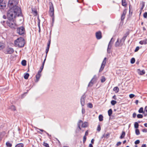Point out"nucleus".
Masks as SVG:
<instances>
[{
    "label": "nucleus",
    "mask_w": 147,
    "mask_h": 147,
    "mask_svg": "<svg viewBox=\"0 0 147 147\" xmlns=\"http://www.w3.org/2000/svg\"><path fill=\"white\" fill-rule=\"evenodd\" d=\"M120 43L119 42V39H118L117 41L115 42V46L116 47H117L119 46V44H120Z\"/></svg>",
    "instance_id": "obj_29"
},
{
    "label": "nucleus",
    "mask_w": 147,
    "mask_h": 147,
    "mask_svg": "<svg viewBox=\"0 0 147 147\" xmlns=\"http://www.w3.org/2000/svg\"><path fill=\"white\" fill-rule=\"evenodd\" d=\"M129 32H126L125 34H124V36L125 37H127V36L129 35Z\"/></svg>",
    "instance_id": "obj_55"
},
{
    "label": "nucleus",
    "mask_w": 147,
    "mask_h": 147,
    "mask_svg": "<svg viewBox=\"0 0 147 147\" xmlns=\"http://www.w3.org/2000/svg\"><path fill=\"white\" fill-rule=\"evenodd\" d=\"M141 147H146V144H143L142 145Z\"/></svg>",
    "instance_id": "obj_63"
},
{
    "label": "nucleus",
    "mask_w": 147,
    "mask_h": 147,
    "mask_svg": "<svg viewBox=\"0 0 147 147\" xmlns=\"http://www.w3.org/2000/svg\"><path fill=\"white\" fill-rule=\"evenodd\" d=\"M143 17L144 18H146L147 17V12H145L144 13Z\"/></svg>",
    "instance_id": "obj_48"
},
{
    "label": "nucleus",
    "mask_w": 147,
    "mask_h": 147,
    "mask_svg": "<svg viewBox=\"0 0 147 147\" xmlns=\"http://www.w3.org/2000/svg\"><path fill=\"white\" fill-rule=\"evenodd\" d=\"M29 76V74L28 73H26L24 76V78L25 79H28Z\"/></svg>",
    "instance_id": "obj_38"
},
{
    "label": "nucleus",
    "mask_w": 147,
    "mask_h": 147,
    "mask_svg": "<svg viewBox=\"0 0 147 147\" xmlns=\"http://www.w3.org/2000/svg\"><path fill=\"white\" fill-rule=\"evenodd\" d=\"M86 137L85 136H84L83 137V142L84 143V142L86 141Z\"/></svg>",
    "instance_id": "obj_53"
},
{
    "label": "nucleus",
    "mask_w": 147,
    "mask_h": 147,
    "mask_svg": "<svg viewBox=\"0 0 147 147\" xmlns=\"http://www.w3.org/2000/svg\"><path fill=\"white\" fill-rule=\"evenodd\" d=\"M49 13L50 16L51 17H53L52 21L53 22L54 21V6L53 3L51 2H49Z\"/></svg>",
    "instance_id": "obj_5"
},
{
    "label": "nucleus",
    "mask_w": 147,
    "mask_h": 147,
    "mask_svg": "<svg viewBox=\"0 0 147 147\" xmlns=\"http://www.w3.org/2000/svg\"><path fill=\"white\" fill-rule=\"evenodd\" d=\"M138 74L140 75H143L145 73L144 70H142V71H140L139 69H138Z\"/></svg>",
    "instance_id": "obj_18"
},
{
    "label": "nucleus",
    "mask_w": 147,
    "mask_h": 147,
    "mask_svg": "<svg viewBox=\"0 0 147 147\" xmlns=\"http://www.w3.org/2000/svg\"><path fill=\"white\" fill-rule=\"evenodd\" d=\"M137 117L139 118H142L143 117V116L142 115L140 114H138L137 115Z\"/></svg>",
    "instance_id": "obj_45"
},
{
    "label": "nucleus",
    "mask_w": 147,
    "mask_h": 147,
    "mask_svg": "<svg viewBox=\"0 0 147 147\" xmlns=\"http://www.w3.org/2000/svg\"><path fill=\"white\" fill-rule=\"evenodd\" d=\"M127 12V10L126 9H125L123 12L122 14L121 15V20L122 21H123L125 18V16L126 15Z\"/></svg>",
    "instance_id": "obj_11"
},
{
    "label": "nucleus",
    "mask_w": 147,
    "mask_h": 147,
    "mask_svg": "<svg viewBox=\"0 0 147 147\" xmlns=\"http://www.w3.org/2000/svg\"><path fill=\"white\" fill-rule=\"evenodd\" d=\"M145 6V2H143L142 3V7L140 8V16L142 13V10L143 9Z\"/></svg>",
    "instance_id": "obj_21"
},
{
    "label": "nucleus",
    "mask_w": 147,
    "mask_h": 147,
    "mask_svg": "<svg viewBox=\"0 0 147 147\" xmlns=\"http://www.w3.org/2000/svg\"><path fill=\"white\" fill-rule=\"evenodd\" d=\"M7 25L12 29H15L17 27L16 20H8L6 22Z\"/></svg>",
    "instance_id": "obj_3"
},
{
    "label": "nucleus",
    "mask_w": 147,
    "mask_h": 147,
    "mask_svg": "<svg viewBox=\"0 0 147 147\" xmlns=\"http://www.w3.org/2000/svg\"><path fill=\"white\" fill-rule=\"evenodd\" d=\"M138 126H139V125H138V123L137 122H135L134 124L135 128H138Z\"/></svg>",
    "instance_id": "obj_40"
},
{
    "label": "nucleus",
    "mask_w": 147,
    "mask_h": 147,
    "mask_svg": "<svg viewBox=\"0 0 147 147\" xmlns=\"http://www.w3.org/2000/svg\"><path fill=\"white\" fill-rule=\"evenodd\" d=\"M88 107L90 108H92L93 107L92 104L91 103H89L88 105Z\"/></svg>",
    "instance_id": "obj_46"
},
{
    "label": "nucleus",
    "mask_w": 147,
    "mask_h": 147,
    "mask_svg": "<svg viewBox=\"0 0 147 147\" xmlns=\"http://www.w3.org/2000/svg\"><path fill=\"white\" fill-rule=\"evenodd\" d=\"M19 16H22L21 10L19 7L10 9L7 13V18L8 20H16L17 17Z\"/></svg>",
    "instance_id": "obj_1"
},
{
    "label": "nucleus",
    "mask_w": 147,
    "mask_h": 147,
    "mask_svg": "<svg viewBox=\"0 0 147 147\" xmlns=\"http://www.w3.org/2000/svg\"><path fill=\"white\" fill-rule=\"evenodd\" d=\"M109 133H107L106 134H104L101 137V138L102 139L103 138H109Z\"/></svg>",
    "instance_id": "obj_19"
},
{
    "label": "nucleus",
    "mask_w": 147,
    "mask_h": 147,
    "mask_svg": "<svg viewBox=\"0 0 147 147\" xmlns=\"http://www.w3.org/2000/svg\"><path fill=\"white\" fill-rule=\"evenodd\" d=\"M113 39V38H112L109 42L108 48H107V52L109 53H111V42H112V40Z\"/></svg>",
    "instance_id": "obj_12"
},
{
    "label": "nucleus",
    "mask_w": 147,
    "mask_h": 147,
    "mask_svg": "<svg viewBox=\"0 0 147 147\" xmlns=\"http://www.w3.org/2000/svg\"><path fill=\"white\" fill-rule=\"evenodd\" d=\"M112 98L115 100H116L117 98L116 97V96L115 95Z\"/></svg>",
    "instance_id": "obj_61"
},
{
    "label": "nucleus",
    "mask_w": 147,
    "mask_h": 147,
    "mask_svg": "<svg viewBox=\"0 0 147 147\" xmlns=\"http://www.w3.org/2000/svg\"><path fill=\"white\" fill-rule=\"evenodd\" d=\"M38 26L39 28V32H40V20L39 19V18H38Z\"/></svg>",
    "instance_id": "obj_23"
},
{
    "label": "nucleus",
    "mask_w": 147,
    "mask_h": 147,
    "mask_svg": "<svg viewBox=\"0 0 147 147\" xmlns=\"http://www.w3.org/2000/svg\"><path fill=\"white\" fill-rule=\"evenodd\" d=\"M25 32V28L23 26H21L17 28V32L20 35L24 34Z\"/></svg>",
    "instance_id": "obj_7"
},
{
    "label": "nucleus",
    "mask_w": 147,
    "mask_h": 147,
    "mask_svg": "<svg viewBox=\"0 0 147 147\" xmlns=\"http://www.w3.org/2000/svg\"><path fill=\"white\" fill-rule=\"evenodd\" d=\"M85 96L84 95H83L81 97L80 99L81 104L82 106H83L85 105Z\"/></svg>",
    "instance_id": "obj_13"
},
{
    "label": "nucleus",
    "mask_w": 147,
    "mask_h": 147,
    "mask_svg": "<svg viewBox=\"0 0 147 147\" xmlns=\"http://www.w3.org/2000/svg\"><path fill=\"white\" fill-rule=\"evenodd\" d=\"M139 113H141L143 112V109L142 107L140 108L138 111Z\"/></svg>",
    "instance_id": "obj_42"
},
{
    "label": "nucleus",
    "mask_w": 147,
    "mask_h": 147,
    "mask_svg": "<svg viewBox=\"0 0 147 147\" xmlns=\"http://www.w3.org/2000/svg\"><path fill=\"white\" fill-rule=\"evenodd\" d=\"M142 131L144 132H147V129H144L142 130Z\"/></svg>",
    "instance_id": "obj_59"
},
{
    "label": "nucleus",
    "mask_w": 147,
    "mask_h": 147,
    "mask_svg": "<svg viewBox=\"0 0 147 147\" xmlns=\"http://www.w3.org/2000/svg\"><path fill=\"white\" fill-rule=\"evenodd\" d=\"M97 77L96 75H95L94 76L93 78L92 79V81H93V82H95L97 80Z\"/></svg>",
    "instance_id": "obj_37"
},
{
    "label": "nucleus",
    "mask_w": 147,
    "mask_h": 147,
    "mask_svg": "<svg viewBox=\"0 0 147 147\" xmlns=\"http://www.w3.org/2000/svg\"><path fill=\"white\" fill-rule=\"evenodd\" d=\"M15 147H24V145L22 143L19 144H17Z\"/></svg>",
    "instance_id": "obj_30"
},
{
    "label": "nucleus",
    "mask_w": 147,
    "mask_h": 147,
    "mask_svg": "<svg viewBox=\"0 0 147 147\" xmlns=\"http://www.w3.org/2000/svg\"><path fill=\"white\" fill-rule=\"evenodd\" d=\"M106 80V79L104 76H102L101 79V82L102 83L104 82Z\"/></svg>",
    "instance_id": "obj_35"
},
{
    "label": "nucleus",
    "mask_w": 147,
    "mask_h": 147,
    "mask_svg": "<svg viewBox=\"0 0 147 147\" xmlns=\"http://www.w3.org/2000/svg\"><path fill=\"white\" fill-rule=\"evenodd\" d=\"M121 142H118L117 143L116 145L117 146H119V145H120L121 144Z\"/></svg>",
    "instance_id": "obj_57"
},
{
    "label": "nucleus",
    "mask_w": 147,
    "mask_h": 147,
    "mask_svg": "<svg viewBox=\"0 0 147 147\" xmlns=\"http://www.w3.org/2000/svg\"><path fill=\"white\" fill-rule=\"evenodd\" d=\"M81 125V127H86L88 126V122H86L83 123L82 121L80 120L78 123V126L80 130H81V128L80 127Z\"/></svg>",
    "instance_id": "obj_6"
},
{
    "label": "nucleus",
    "mask_w": 147,
    "mask_h": 147,
    "mask_svg": "<svg viewBox=\"0 0 147 147\" xmlns=\"http://www.w3.org/2000/svg\"><path fill=\"white\" fill-rule=\"evenodd\" d=\"M113 90L115 93H117L119 92V88L117 87H115L113 88Z\"/></svg>",
    "instance_id": "obj_25"
},
{
    "label": "nucleus",
    "mask_w": 147,
    "mask_h": 147,
    "mask_svg": "<svg viewBox=\"0 0 147 147\" xmlns=\"http://www.w3.org/2000/svg\"><path fill=\"white\" fill-rule=\"evenodd\" d=\"M117 103V102L114 100H112L111 101V103L113 105H115Z\"/></svg>",
    "instance_id": "obj_39"
},
{
    "label": "nucleus",
    "mask_w": 147,
    "mask_h": 147,
    "mask_svg": "<svg viewBox=\"0 0 147 147\" xmlns=\"http://www.w3.org/2000/svg\"><path fill=\"white\" fill-rule=\"evenodd\" d=\"M126 38V37L124 36H123V37L121 40L120 42H122L123 41V42H124L125 41V40Z\"/></svg>",
    "instance_id": "obj_43"
},
{
    "label": "nucleus",
    "mask_w": 147,
    "mask_h": 147,
    "mask_svg": "<svg viewBox=\"0 0 147 147\" xmlns=\"http://www.w3.org/2000/svg\"><path fill=\"white\" fill-rule=\"evenodd\" d=\"M100 125H98V127L97 128V130L98 131H100Z\"/></svg>",
    "instance_id": "obj_49"
},
{
    "label": "nucleus",
    "mask_w": 147,
    "mask_h": 147,
    "mask_svg": "<svg viewBox=\"0 0 147 147\" xmlns=\"http://www.w3.org/2000/svg\"><path fill=\"white\" fill-rule=\"evenodd\" d=\"M94 82H93V81H92V80L91 81L89 82V84H88V87H91L92 86L93 84V83Z\"/></svg>",
    "instance_id": "obj_28"
},
{
    "label": "nucleus",
    "mask_w": 147,
    "mask_h": 147,
    "mask_svg": "<svg viewBox=\"0 0 147 147\" xmlns=\"http://www.w3.org/2000/svg\"><path fill=\"white\" fill-rule=\"evenodd\" d=\"M112 113V111L111 109H110L108 111V113L109 116H111Z\"/></svg>",
    "instance_id": "obj_32"
},
{
    "label": "nucleus",
    "mask_w": 147,
    "mask_h": 147,
    "mask_svg": "<svg viewBox=\"0 0 147 147\" xmlns=\"http://www.w3.org/2000/svg\"><path fill=\"white\" fill-rule=\"evenodd\" d=\"M96 36L97 39H100L102 37V33L100 31L96 32Z\"/></svg>",
    "instance_id": "obj_10"
},
{
    "label": "nucleus",
    "mask_w": 147,
    "mask_h": 147,
    "mask_svg": "<svg viewBox=\"0 0 147 147\" xmlns=\"http://www.w3.org/2000/svg\"><path fill=\"white\" fill-rule=\"evenodd\" d=\"M5 47V44L4 43L0 42V50L3 49Z\"/></svg>",
    "instance_id": "obj_24"
},
{
    "label": "nucleus",
    "mask_w": 147,
    "mask_h": 147,
    "mask_svg": "<svg viewBox=\"0 0 147 147\" xmlns=\"http://www.w3.org/2000/svg\"><path fill=\"white\" fill-rule=\"evenodd\" d=\"M82 114H84L85 113V109H84L83 108H82Z\"/></svg>",
    "instance_id": "obj_52"
},
{
    "label": "nucleus",
    "mask_w": 147,
    "mask_h": 147,
    "mask_svg": "<svg viewBox=\"0 0 147 147\" xmlns=\"http://www.w3.org/2000/svg\"><path fill=\"white\" fill-rule=\"evenodd\" d=\"M98 118L100 121H101L103 120V116L102 115H100L99 116Z\"/></svg>",
    "instance_id": "obj_33"
},
{
    "label": "nucleus",
    "mask_w": 147,
    "mask_h": 147,
    "mask_svg": "<svg viewBox=\"0 0 147 147\" xmlns=\"http://www.w3.org/2000/svg\"><path fill=\"white\" fill-rule=\"evenodd\" d=\"M125 132L123 131H122V134H121V136H120V138L121 139H122L125 136Z\"/></svg>",
    "instance_id": "obj_26"
},
{
    "label": "nucleus",
    "mask_w": 147,
    "mask_h": 147,
    "mask_svg": "<svg viewBox=\"0 0 147 147\" xmlns=\"http://www.w3.org/2000/svg\"><path fill=\"white\" fill-rule=\"evenodd\" d=\"M106 58L105 57L103 61L100 68L99 69V72L102 71L104 69L106 63Z\"/></svg>",
    "instance_id": "obj_8"
},
{
    "label": "nucleus",
    "mask_w": 147,
    "mask_h": 147,
    "mask_svg": "<svg viewBox=\"0 0 147 147\" xmlns=\"http://www.w3.org/2000/svg\"><path fill=\"white\" fill-rule=\"evenodd\" d=\"M46 57H47V56H46L45 57V58L43 62L42 63V66L41 69H42V68H43L44 66V64H45V60H46Z\"/></svg>",
    "instance_id": "obj_41"
},
{
    "label": "nucleus",
    "mask_w": 147,
    "mask_h": 147,
    "mask_svg": "<svg viewBox=\"0 0 147 147\" xmlns=\"http://www.w3.org/2000/svg\"><path fill=\"white\" fill-rule=\"evenodd\" d=\"M139 43L141 45L145 44H147V39L145 38L144 40H141L139 42Z\"/></svg>",
    "instance_id": "obj_17"
},
{
    "label": "nucleus",
    "mask_w": 147,
    "mask_h": 147,
    "mask_svg": "<svg viewBox=\"0 0 147 147\" xmlns=\"http://www.w3.org/2000/svg\"><path fill=\"white\" fill-rule=\"evenodd\" d=\"M13 50L12 48H9L7 49L6 52L7 53L11 54L13 52Z\"/></svg>",
    "instance_id": "obj_16"
},
{
    "label": "nucleus",
    "mask_w": 147,
    "mask_h": 147,
    "mask_svg": "<svg viewBox=\"0 0 147 147\" xmlns=\"http://www.w3.org/2000/svg\"><path fill=\"white\" fill-rule=\"evenodd\" d=\"M77 1L78 3H81L83 2V0H77Z\"/></svg>",
    "instance_id": "obj_58"
},
{
    "label": "nucleus",
    "mask_w": 147,
    "mask_h": 147,
    "mask_svg": "<svg viewBox=\"0 0 147 147\" xmlns=\"http://www.w3.org/2000/svg\"><path fill=\"white\" fill-rule=\"evenodd\" d=\"M135 61V59L134 58H131L130 60V62L131 64L134 63Z\"/></svg>",
    "instance_id": "obj_36"
},
{
    "label": "nucleus",
    "mask_w": 147,
    "mask_h": 147,
    "mask_svg": "<svg viewBox=\"0 0 147 147\" xmlns=\"http://www.w3.org/2000/svg\"><path fill=\"white\" fill-rule=\"evenodd\" d=\"M6 144L7 146L8 147H11L12 146V144L10 143L9 141L7 142Z\"/></svg>",
    "instance_id": "obj_27"
},
{
    "label": "nucleus",
    "mask_w": 147,
    "mask_h": 147,
    "mask_svg": "<svg viewBox=\"0 0 147 147\" xmlns=\"http://www.w3.org/2000/svg\"><path fill=\"white\" fill-rule=\"evenodd\" d=\"M136 134L137 135H138L140 134V131L138 129H136Z\"/></svg>",
    "instance_id": "obj_44"
},
{
    "label": "nucleus",
    "mask_w": 147,
    "mask_h": 147,
    "mask_svg": "<svg viewBox=\"0 0 147 147\" xmlns=\"http://www.w3.org/2000/svg\"><path fill=\"white\" fill-rule=\"evenodd\" d=\"M135 95L133 94H131L129 95V97L130 98H132Z\"/></svg>",
    "instance_id": "obj_50"
},
{
    "label": "nucleus",
    "mask_w": 147,
    "mask_h": 147,
    "mask_svg": "<svg viewBox=\"0 0 147 147\" xmlns=\"http://www.w3.org/2000/svg\"><path fill=\"white\" fill-rule=\"evenodd\" d=\"M136 114L135 113H134L133 114V117L135 118L136 117Z\"/></svg>",
    "instance_id": "obj_60"
},
{
    "label": "nucleus",
    "mask_w": 147,
    "mask_h": 147,
    "mask_svg": "<svg viewBox=\"0 0 147 147\" xmlns=\"http://www.w3.org/2000/svg\"><path fill=\"white\" fill-rule=\"evenodd\" d=\"M41 72V70H39L36 76V80L35 81L36 82H37L41 76L40 73Z\"/></svg>",
    "instance_id": "obj_14"
},
{
    "label": "nucleus",
    "mask_w": 147,
    "mask_h": 147,
    "mask_svg": "<svg viewBox=\"0 0 147 147\" xmlns=\"http://www.w3.org/2000/svg\"><path fill=\"white\" fill-rule=\"evenodd\" d=\"M18 1L17 0H9L7 6L10 9H15L16 7H19L17 5Z\"/></svg>",
    "instance_id": "obj_4"
},
{
    "label": "nucleus",
    "mask_w": 147,
    "mask_h": 147,
    "mask_svg": "<svg viewBox=\"0 0 147 147\" xmlns=\"http://www.w3.org/2000/svg\"><path fill=\"white\" fill-rule=\"evenodd\" d=\"M3 0H0V9H4L5 8L6 5L5 3L3 2Z\"/></svg>",
    "instance_id": "obj_9"
},
{
    "label": "nucleus",
    "mask_w": 147,
    "mask_h": 147,
    "mask_svg": "<svg viewBox=\"0 0 147 147\" xmlns=\"http://www.w3.org/2000/svg\"><path fill=\"white\" fill-rule=\"evenodd\" d=\"M139 49V47H137L135 50V52L137 51Z\"/></svg>",
    "instance_id": "obj_56"
},
{
    "label": "nucleus",
    "mask_w": 147,
    "mask_h": 147,
    "mask_svg": "<svg viewBox=\"0 0 147 147\" xmlns=\"http://www.w3.org/2000/svg\"><path fill=\"white\" fill-rule=\"evenodd\" d=\"M122 5L124 7H126L127 5V3L126 2V0H122Z\"/></svg>",
    "instance_id": "obj_22"
},
{
    "label": "nucleus",
    "mask_w": 147,
    "mask_h": 147,
    "mask_svg": "<svg viewBox=\"0 0 147 147\" xmlns=\"http://www.w3.org/2000/svg\"><path fill=\"white\" fill-rule=\"evenodd\" d=\"M88 147H93V146L91 144H89Z\"/></svg>",
    "instance_id": "obj_64"
},
{
    "label": "nucleus",
    "mask_w": 147,
    "mask_h": 147,
    "mask_svg": "<svg viewBox=\"0 0 147 147\" xmlns=\"http://www.w3.org/2000/svg\"><path fill=\"white\" fill-rule=\"evenodd\" d=\"M51 42V41H50V40H48V42L47 43V47L46 50V55H47V53L49 51L50 47Z\"/></svg>",
    "instance_id": "obj_15"
},
{
    "label": "nucleus",
    "mask_w": 147,
    "mask_h": 147,
    "mask_svg": "<svg viewBox=\"0 0 147 147\" xmlns=\"http://www.w3.org/2000/svg\"><path fill=\"white\" fill-rule=\"evenodd\" d=\"M43 145L45 147H49V144H48L45 142L43 143Z\"/></svg>",
    "instance_id": "obj_47"
},
{
    "label": "nucleus",
    "mask_w": 147,
    "mask_h": 147,
    "mask_svg": "<svg viewBox=\"0 0 147 147\" xmlns=\"http://www.w3.org/2000/svg\"><path fill=\"white\" fill-rule=\"evenodd\" d=\"M143 113L145 116L147 115V106L145 107Z\"/></svg>",
    "instance_id": "obj_31"
},
{
    "label": "nucleus",
    "mask_w": 147,
    "mask_h": 147,
    "mask_svg": "<svg viewBox=\"0 0 147 147\" xmlns=\"http://www.w3.org/2000/svg\"><path fill=\"white\" fill-rule=\"evenodd\" d=\"M88 134V131H87L85 133V134L84 136H87Z\"/></svg>",
    "instance_id": "obj_62"
},
{
    "label": "nucleus",
    "mask_w": 147,
    "mask_h": 147,
    "mask_svg": "<svg viewBox=\"0 0 147 147\" xmlns=\"http://www.w3.org/2000/svg\"><path fill=\"white\" fill-rule=\"evenodd\" d=\"M32 12L34 16H36L37 14V12L36 9L35 8H32Z\"/></svg>",
    "instance_id": "obj_20"
},
{
    "label": "nucleus",
    "mask_w": 147,
    "mask_h": 147,
    "mask_svg": "<svg viewBox=\"0 0 147 147\" xmlns=\"http://www.w3.org/2000/svg\"><path fill=\"white\" fill-rule=\"evenodd\" d=\"M140 141L139 140H136L135 142V144H138L140 143Z\"/></svg>",
    "instance_id": "obj_51"
},
{
    "label": "nucleus",
    "mask_w": 147,
    "mask_h": 147,
    "mask_svg": "<svg viewBox=\"0 0 147 147\" xmlns=\"http://www.w3.org/2000/svg\"><path fill=\"white\" fill-rule=\"evenodd\" d=\"M25 43L24 39V38L21 37L18 38L14 41L15 46L20 48L23 47Z\"/></svg>",
    "instance_id": "obj_2"
},
{
    "label": "nucleus",
    "mask_w": 147,
    "mask_h": 147,
    "mask_svg": "<svg viewBox=\"0 0 147 147\" xmlns=\"http://www.w3.org/2000/svg\"><path fill=\"white\" fill-rule=\"evenodd\" d=\"M26 61L25 60H23L22 61V64L23 66H25L26 65Z\"/></svg>",
    "instance_id": "obj_34"
},
{
    "label": "nucleus",
    "mask_w": 147,
    "mask_h": 147,
    "mask_svg": "<svg viewBox=\"0 0 147 147\" xmlns=\"http://www.w3.org/2000/svg\"><path fill=\"white\" fill-rule=\"evenodd\" d=\"M6 21H2L1 22V23L3 25H4L5 24H6Z\"/></svg>",
    "instance_id": "obj_54"
}]
</instances>
